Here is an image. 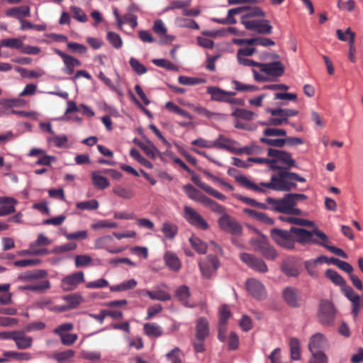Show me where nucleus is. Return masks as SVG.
Segmentation results:
<instances>
[{"mask_svg":"<svg viewBox=\"0 0 363 363\" xmlns=\"http://www.w3.org/2000/svg\"><path fill=\"white\" fill-rule=\"evenodd\" d=\"M189 242L194 250L199 254H205L206 252L207 245L200 240L199 238L192 236L189 238Z\"/></svg>","mask_w":363,"mask_h":363,"instance_id":"obj_46","label":"nucleus"},{"mask_svg":"<svg viewBox=\"0 0 363 363\" xmlns=\"http://www.w3.org/2000/svg\"><path fill=\"white\" fill-rule=\"evenodd\" d=\"M62 61L65 65L63 72L68 75L74 74V68L82 65L81 62L78 59L69 55L65 56Z\"/></svg>","mask_w":363,"mask_h":363,"instance_id":"obj_27","label":"nucleus"},{"mask_svg":"<svg viewBox=\"0 0 363 363\" xmlns=\"http://www.w3.org/2000/svg\"><path fill=\"white\" fill-rule=\"evenodd\" d=\"M307 199L308 196L303 194L291 193L286 194L281 199L267 197L266 201L271 205L269 208L272 211L289 215L300 216L302 214V211L295 206L298 201Z\"/></svg>","mask_w":363,"mask_h":363,"instance_id":"obj_1","label":"nucleus"},{"mask_svg":"<svg viewBox=\"0 0 363 363\" xmlns=\"http://www.w3.org/2000/svg\"><path fill=\"white\" fill-rule=\"evenodd\" d=\"M113 192L118 196L124 199H130L134 195V191L131 187L125 186L121 184L116 185L113 189Z\"/></svg>","mask_w":363,"mask_h":363,"instance_id":"obj_33","label":"nucleus"},{"mask_svg":"<svg viewBox=\"0 0 363 363\" xmlns=\"http://www.w3.org/2000/svg\"><path fill=\"white\" fill-rule=\"evenodd\" d=\"M219 228L230 234L239 235L242 233V227L236 220L228 213L223 215L218 220Z\"/></svg>","mask_w":363,"mask_h":363,"instance_id":"obj_9","label":"nucleus"},{"mask_svg":"<svg viewBox=\"0 0 363 363\" xmlns=\"http://www.w3.org/2000/svg\"><path fill=\"white\" fill-rule=\"evenodd\" d=\"M164 260L172 271L178 272L181 269V262L175 254L167 252L164 256Z\"/></svg>","mask_w":363,"mask_h":363,"instance_id":"obj_30","label":"nucleus"},{"mask_svg":"<svg viewBox=\"0 0 363 363\" xmlns=\"http://www.w3.org/2000/svg\"><path fill=\"white\" fill-rule=\"evenodd\" d=\"M23 42L22 38H5L0 41V48L21 49Z\"/></svg>","mask_w":363,"mask_h":363,"instance_id":"obj_44","label":"nucleus"},{"mask_svg":"<svg viewBox=\"0 0 363 363\" xmlns=\"http://www.w3.org/2000/svg\"><path fill=\"white\" fill-rule=\"evenodd\" d=\"M291 231L296 237V242L301 245H318L325 247L326 243H328L329 238L328 235L318 229L308 230L303 228L291 227Z\"/></svg>","mask_w":363,"mask_h":363,"instance_id":"obj_3","label":"nucleus"},{"mask_svg":"<svg viewBox=\"0 0 363 363\" xmlns=\"http://www.w3.org/2000/svg\"><path fill=\"white\" fill-rule=\"evenodd\" d=\"M16 201L11 197L0 196V216H4L15 211Z\"/></svg>","mask_w":363,"mask_h":363,"instance_id":"obj_24","label":"nucleus"},{"mask_svg":"<svg viewBox=\"0 0 363 363\" xmlns=\"http://www.w3.org/2000/svg\"><path fill=\"white\" fill-rule=\"evenodd\" d=\"M143 332L149 337L157 338L163 335V330L157 323H146L143 325Z\"/></svg>","mask_w":363,"mask_h":363,"instance_id":"obj_26","label":"nucleus"},{"mask_svg":"<svg viewBox=\"0 0 363 363\" xmlns=\"http://www.w3.org/2000/svg\"><path fill=\"white\" fill-rule=\"evenodd\" d=\"M325 276L335 284L341 286H345V279L337 272L330 269H327L325 272Z\"/></svg>","mask_w":363,"mask_h":363,"instance_id":"obj_50","label":"nucleus"},{"mask_svg":"<svg viewBox=\"0 0 363 363\" xmlns=\"http://www.w3.org/2000/svg\"><path fill=\"white\" fill-rule=\"evenodd\" d=\"M260 71L263 74H259L255 69H252L254 78L257 82H266L268 77H279L284 73V66L280 61L269 63H261Z\"/></svg>","mask_w":363,"mask_h":363,"instance_id":"obj_5","label":"nucleus"},{"mask_svg":"<svg viewBox=\"0 0 363 363\" xmlns=\"http://www.w3.org/2000/svg\"><path fill=\"white\" fill-rule=\"evenodd\" d=\"M0 105L5 108L24 107L26 105V101L21 98L2 99L0 100Z\"/></svg>","mask_w":363,"mask_h":363,"instance_id":"obj_43","label":"nucleus"},{"mask_svg":"<svg viewBox=\"0 0 363 363\" xmlns=\"http://www.w3.org/2000/svg\"><path fill=\"white\" fill-rule=\"evenodd\" d=\"M184 218L191 225L206 230L209 225L205 219L193 208L186 206L184 207Z\"/></svg>","mask_w":363,"mask_h":363,"instance_id":"obj_10","label":"nucleus"},{"mask_svg":"<svg viewBox=\"0 0 363 363\" xmlns=\"http://www.w3.org/2000/svg\"><path fill=\"white\" fill-rule=\"evenodd\" d=\"M191 180L199 188L203 189L204 191H206L207 194H210L211 196L215 197L216 199L220 200V201H225L226 199V196L225 195L220 193L217 190L214 189L211 186L201 182L200 180L199 176H196V175L193 176L191 177Z\"/></svg>","mask_w":363,"mask_h":363,"instance_id":"obj_19","label":"nucleus"},{"mask_svg":"<svg viewBox=\"0 0 363 363\" xmlns=\"http://www.w3.org/2000/svg\"><path fill=\"white\" fill-rule=\"evenodd\" d=\"M138 282L134 279H130L129 280L125 281L119 284L114 285L110 287V290L111 291H128L130 289H133L135 288Z\"/></svg>","mask_w":363,"mask_h":363,"instance_id":"obj_42","label":"nucleus"},{"mask_svg":"<svg viewBox=\"0 0 363 363\" xmlns=\"http://www.w3.org/2000/svg\"><path fill=\"white\" fill-rule=\"evenodd\" d=\"M45 245V237L41 234L39 235L38 240L30 245L28 250H23L18 252L21 256L27 255H38L44 252V249H35V246L44 247Z\"/></svg>","mask_w":363,"mask_h":363,"instance_id":"obj_28","label":"nucleus"},{"mask_svg":"<svg viewBox=\"0 0 363 363\" xmlns=\"http://www.w3.org/2000/svg\"><path fill=\"white\" fill-rule=\"evenodd\" d=\"M6 14L9 16L15 17L21 21L23 20L24 17L30 15V8L28 6L13 7L7 10Z\"/></svg>","mask_w":363,"mask_h":363,"instance_id":"obj_31","label":"nucleus"},{"mask_svg":"<svg viewBox=\"0 0 363 363\" xmlns=\"http://www.w3.org/2000/svg\"><path fill=\"white\" fill-rule=\"evenodd\" d=\"M29 157H38V160L35 162V164H45V155L44 150L40 148H33L30 150L28 154Z\"/></svg>","mask_w":363,"mask_h":363,"instance_id":"obj_61","label":"nucleus"},{"mask_svg":"<svg viewBox=\"0 0 363 363\" xmlns=\"http://www.w3.org/2000/svg\"><path fill=\"white\" fill-rule=\"evenodd\" d=\"M4 355L6 357L15 358L18 360L27 361L31 359V355L27 352H17L13 351L5 352Z\"/></svg>","mask_w":363,"mask_h":363,"instance_id":"obj_63","label":"nucleus"},{"mask_svg":"<svg viewBox=\"0 0 363 363\" xmlns=\"http://www.w3.org/2000/svg\"><path fill=\"white\" fill-rule=\"evenodd\" d=\"M174 297L186 308H194L195 306L194 303H191L189 301L191 291L190 288L186 285L178 286L174 291Z\"/></svg>","mask_w":363,"mask_h":363,"instance_id":"obj_16","label":"nucleus"},{"mask_svg":"<svg viewBox=\"0 0 363 363\" xmlns=\"http://www.w3.org/2000/svg\"><path fill=\"white\" fill-rule=\"evenodd\" d=\"M281 269L288 277H296L299 274V271L297 267L289 262L284 263Z\"/></svg>","mask_w":363,"mask_h":363,"instance_id":"obj_60","label":"nucleus"},{"mask_svg":"<svg viewBox=\"0 0 363 363\" xmlns=\"http://www.w3.org/2000/svg\"><path fill=\"white\" fill-rule=\"evenodd\" d=\"M207 93L211 94V99L216 101L223 102L227 94H236L235 92L227 91L216 86H208Z\"/></svg>","mask_w":363,"mask_h":363,"instance_id":"obj_32","label":"nucleus"},{"mask_svg":"<svg viewBox=\"0 0 363 363\" xmlns=\"http://www.w3.org/2000/svg\"><path fill=\"white\" fill-rule=\"evenodd\" d=\"M308 363H328V359L324 352H311Z\"/></svg>","mask_w":363,"mask_h":363,"instance_id":"obj_64","label":"nucleus"},{"mask_svg":"<svg viewBox=\"0 0 363 363\" xmlns=\"http://www.w3.org/2000/svg\"><path fill=\"white\" fill-rule=\"evenodd\" d=\"M270 235L274 241L279 246L286 249H293L296 241V237L291 228L289 230L274 228L270 231Z\"/></svg>","mask_w":363,"mask_h":363,"instance_id":"obj_6","label":"nucleus"},{"mask_svg":"<svg viewBox=\"0 0 363 363\" xmlns=\"http://www.w3.org/2000/svg\"><path fill=\"white\" fill-rule=\"evenodd\" d=\"M161 230L167 239L172 240L178 233V226L169 221H165Z\"/></svg>","mask_w":363,"mask_h":363,"instance_id":"obj_34","label":"nucleus"},{"mask_svg":"<svg viewBox=\"0 0 363 363\" xmlns=\"http://www.w3.org/2000/svg\"><path fill=\"white\" fill-rule=\"evenodd\" d=\"M236 181L246 187L247 189L257 191V192H262L265 193L266 190L264 189L261 188L257 184L252 182L250 180H249L245 176H238L235 178Z\"/></svg>","mask_w":363,"mask_h":363,"instance_id":"obj_39","label":"nucleus"},{"mask_svg":"<svg viewBox=\"0 0 363 363\" xmlns=\"http://www.w3.org/2000/svg\"><path fill=\"white\" fill-rule=\"evenodd\" d=\"M50 143H52L57 147H63L68 141L65 135H54L47 139Z\"/></svg>","mask_w":363,"mask_h":363,"instance_id":"obj_58","label":"nucleus"},{"mask_svg":"<svg viewBox=\"0 0 363 363\" xmlns=\"http://www.w3.org/2000/svg\"><path fill=\"white\" fill-rule=\"evenodd\" d=\"M201 275L206 279H210L220 267V262L215 255H207L199 262Z\"/></svg>","mask_w":363,"mask_h":363,"instance_id":"obj_7","label":"nucleus"},{"mask_svg":"<svg viewBox=\"0 0 363 363\" xmlns=\"http://www.w3.org/2000/svg\"><path fill=\"white\" fill-rule=\"evenodd\" d=\"M99 206V202L95 199L78 202L76 204V207L80 210H96Z\"/></svg>","mask_w":363,"mask_h":363,"instance_id":"obj_57","label":"nucleus"},{"mask_svg":"<svg viewBox=\"0 0 363 363\" xmlns=\"http://www.w3.org/2000/svg\"><path fill=\"white\" fill-rule=\"evenodd\" d=\"M138 145L146 154V155L150 157L151 159H156L157 156L160 153L157 148L150 141H147L146 143H140Z\"/></svg>","mask_w":363,"mask_h":363,"instance_id":"obj_37","label":"nucleus"},{"mask_svg":"<svg viewBox=\"0 0 363 363\" xmlns=\"http://www.w3.org/2000/svg\"><path fill=\"white\" fill-rule=\"evenodd\" d=\"M107 40L116 49L122 47L123 41L121 36L116 33L109 31L107 33Z\"/></svg>","mask_w":363,"mask_h":363,"instance_id":"obj_59","label":"nucleus"},{"mask_svg":"<svg viewBox=\"0 0 363 363\" xmlns=\"http://www.w3.org/2000/svg\"><path fill=\"white\" fill-rule=\"evenodd\" d=\"M145 293L152 300H157L160 301H169L172 298V296L162 290L150 291L145 290Z\"/></svg>","mask_w":363,"mask_h":363,"instance_id":"obj_38","label":"nucleus"},{"mask_svg":"<svg viewBox=\"0 0 363 363\" xmlns=\"http://www.w3.org/2000/svg\"><path fill=\"white\" fill-rule=\"evenodd\" d=\"M15 70L18 72L22 77L27 79H35L38 78L43 75L44 72L43 70L35 71V70H28L27 69L16 67Z\"/></svg>","mask_w":363,"mask_h":363,"instance_id":"obj_45","label":"nucleus"},{"mask_svg":"<svg viewBox=\"0 0 363 363\" xmlns=\"http://www.w3.org/2000/svg\"><path fill=\"white\" fill-rule=\"evenodd\" d=\"M84 281V273L77 272L65 277L62 281V287L65 291L74 290L79 284Z\"/></svg>","mask_w":363,"mask_h":363,"instance_id":"obj_15","label":"nucleus"},{"mask_svg":"<svg viewBox=\"0 0 363 363\" xmlns=\"http://www.w3.org/2000/svg\"><path fill=\"white\" fill-rule=\"evenodd\" d=\"M65 237L69 240H83L87 238L88 232L86 230H80L74 233H68L65 232L63 233Z\"/></svg>","mask_w":363,"mask_h":363,"instance_id":"obj_62","label":"nucleus"},{"mask_svg":"<svg viewBox=\"0 0 363 363\" xmlns=\"http://www.w3.org/2000/svg\"><path fill=\"white\" fill-rule=\"evenodd\" d=\"M267 111L271 114V116L279 115V116H284L288 122V118L291 116H295L298 114V111L294 109L290 108H267Z\"/></svg>","mask_w":363,"mask_h":363,"instance_id":"obj_36","label":"nucleus"},{"mask_svg":"<svg viewBox=\"0 0 363 363\" xmlns=\"http://www.w3.org/2000/svg\"><path fill=\"white\" fill-rule=\"evenodd\" d=\"M75 352L72 350H67L62 352H55L51 355V357L56 359L58 362L65 361L73 357Z\"/></svg>","mask_w":363,"mask_h":363,"instance_id":"obj_56","label":"nucleus"},{"mask_svg":"<svg viewBox=\"0 0 363 363\" xmlns=\"http://www.w3.org/2000/svg\"><path fill=\"white\" fill-rule=\"evenodd\" d=\"M346 33H348L350 35V38L348 40L349 44H350L348 57L352 62H356V57H355L356 48L354 46L355 34H354V33L352 32V30L350 28H347Z\"/></svg>","mask_w":363,"mask_h":363,"instance_id":"obj_49","label":"nucleus"},{"mask_svg":"<svg viewBox=\"0 0 363 363\" xmlns=\"http://www.w3.org/2000/svg\"><path fill=\"white\" fill-rule=\"evenodd\" d=\"M263 152V148L256 144H251L243 147H238L235 155H259Z\"/></svg>","mask_w":363,"mask_h":363,"instance_id":"obj_40","label":"nucleus"},{"mask_svg":"<svg viewBox=\"0 0 363 363\" xmlns=\"http://www.w3.org/2000/svg\"><path fill=\"white\" fill-rule=\"evenodd\" d=\"M296 182H305L306 179L296 173L284 170L273 174L269 182H261L259 186L276 191H289L296 187Z\"/></svg>","mask_w":363,"mask_h":363,"instance_id":"obj_2","label":"nucleus"},{"mask_svg":"<svg viewBox=\"0 0 363 363\" xmlns=\"http://www.w3.org/2000/svg\"><path fill=\"white\" fill-rule=\"evenodd\" d=\"M267 155L271 157L270 169L279 172H289L291 167H296V161L290 152L273 148L267 150Z\"/></svg>","mask_w":363,"mask_h":363,"instance_id":"obj_4","label":"nucleus"},{"mask_svg":"<svg viewBox=\"0 0 363 363\" xmlns=\"http://www.w3.org/2000/svg\"><path fill=\"white\" fill-rule=\"evenodd\" d=\"M82 296L78 294L67 295L64 297L67 304L64 306H57L55 307V311L62 312L69 309L77 308L82 301Z\"/></svg>","mask_w":363,"mask_h":363,"instance_id":"obj_21","label":"nucleus"},{"mask_svg":"<svg viewBox=\"0 0 363 363\" xmlns=\"http://www.w3.org/2000/svg\"><path fill=\"white\" fill-rule=\"evenodd\" d=\"M282 297L290 307L298 308L301 305V296L296 288L292 286L284 288L282 291Z\"/></svg>","mask_w":363,"mask_h":363,"instance_id":"obj_13","label":"nucleus"},{"mask_svg":"<svg viewBox=\"0 0 363 363\" xmlns=\"http://www.w3.org/2000/svg\"><path fill=\"white\" fill-rule=\"evenodd\" d=\"M251 244L255 251L259 252L267 259L273 260L277 256L274 248L271 246L264 238L253 240Z\"/></svg>","mask_w":363,"mask_h":363,"instance_id":"obj_12","label":"nucleus"},{"mask_svg":"<svg viewBox=\"0 0 363 363\" xmlns=\"http://www.w3.org/2000/svg\"><path fill=\"white\" fill-rule=\"evenodd\" d=\"M209 335V325L205 318H200L196 325V338L205 340Z\"/></svg>","mask_w":363,"mask_h":363,"instance_id":"obj_25","label":"nucleus"},{"mask_svg":"<svg viewBox=\"0 0 363 363\" xmlns=\"http://www.w3.org/2000/svg\"><path fill=\"white\" fill-rule=\"evenodd\" d=\"M326 339L321 333H316L313 335L308 343V349L311 352H323L320 350L323 349L326 344Z\"/></svg>","mask_w":363,"mask_h":363,"instance_id":"obj_22","label":"nucleus"},{"mask_svg":"<svg viewBox=\"0 0 363 363\" xmlns=\"http://www.w3.org/2000/svg\"><path fill=\"white\" fill-rule=\"evenodd\" d=\"M247 291L255 298L262 299L265 297L266 292L263 284L254 279L247 281Z\"/></svg>","mask_w":363,"mask_h":363,"instance_id":"obj_18","label":"nucleus"},{"mask_svg":"<svg viewBox=\"0 0 363 363\" xmlns=\"http://www.w3.org/2000/svg\"><path fill=\"white\" fill-rule=\"evenodd\" d=\"M245 7H246V9L244 10V11H246L247 13L242 16V20L243 18L253 19L252 18L256 17V16H259V17L265 16V13L259 7H257V6H254V7L245 6Z\"/></svg>","mask_w":363,"mask_h":363,"instance_id":"obj_48","label":"nucleus"},{"mask_svg":"<svg viewBox=\"0 0 363 363\" xmlns=\"http://www.w3.org/2000/svg\"><path fill=\"white\" fill-rule=\"evenodd\" d=\"M278 218L281 221L301 226L313 227L315 225L314 222L303 218H295L288 216H279Z\"/></svg>","mask_w":363,"mask_h":363,"instance_id":"obj_35","label":"nucleus"},{"mask_svg":"<svg viewBox=\"0 0 363 363\" xmlns=\"http://www.w3.org/2000/svg\"><path fill=\"white\" fill-rule=\"evenodd\" d=\"M231 116L236 118L250 121L253 119L255 113L247 109L236 108L231 113Z\"/></svg>","mask_w":363,"mask_h":363,"instance_id":"obj_47","label":"nucleus"},{"mask_svg":"<svg viewBox=\"0 0 363 363\" xmlns=\"http://www.w3.org/2000/svg\"><path fill=\"white\" fill-rule=\"evenodd\" d=\"M240 259L255 271L264 273L268 270L265 262L262 259L256 257L253 255L249 253H242L240 255Z\"/></svg>","mask_w":363,"mask_h":363,"instance_id":"obj_14","label":"nucleus"},{"mask_svg":"<svg viewBox=\"0 0 363 363\" xmlns=\"http://www.w3.org/2000/svg\"><path fill=\"white\" fill-rule=\"evenodd\" d=\"M72 17L79 22L85 23L88 21V17L84 11L77 6H72L69 8Z\"/></svg>","mask_w":363,"mask_h":363,"instance_id":"obj_53","label":"nucleus"},{"mask_svg":"<svg viewBox=\"0 0 363 363\" xmlns=\"http://www.w3.org/2000/svg\"><path fill=\"white\" fill-rule=\"evenodd\" d=\"M213 147L218 149H223L230 152L231 153L236 154L238 143L235 140H231L225 137L223 135H219L218 138L213 141Z\"/></svg>","mask_w":363,"mask_h":363,"instance_id":"obj_17","label":"nucleus"},{"mask_svg":"<svg viewBox=\"0 0 363 363\" xmlns=\"http://www.w3.org/2000/svg\"><path fill=\"white\" fill-rule=\"evenodd\" d=\"M318 318L320 323L325 325H332L335 321V309L328 301H321L319 306Z\"/></svg>","mask_w":363,"mask_h":363,"instance_id":"obj_11","label":"nucleus"},{"mask_svg":"<svg viewBox=\"0 0 363 363\" xmlns=\"http://www.w3.org/2000/svg\"><path fill=\"white\" fill-rule=\"evenodd\" d=\"M242 212L245 214L247 215L251 218H252L257 221H259L260 223H264L267 225H273L274 223L273 218L269 217L264 213L258 212L255 210L248 208H243Z\"/></svg>","mask_w":363,"mask_h":363,"instance_id":"obj_23","label":"nucleus"},{"mask_svg":"<svg viewBox=\"0 0 363 363\" xmlns=\"http://www.w3.org/2000/svg\"><path fill=\"white\" fill-rule=\"evenodd\" d=\"M241 23L246 29L258 34H270L272 31V26L269 24V21L266 19L243 18L241 20Z\"/></svg>","mask_w":363,"mask_h":363,"instance_id":"obj_8","label":"nucleus"},{"mask_svg":"<svg viewBox=\"0 0 363 363\" xmlns=\"http://www.w3.org/2000/svg\"><path fill=\"white\" fill-rule=\"evenodd\" d=\"M235 198L237 199H238L239 201H241L242 202L245 203V204L250 205L253 207H256V208H258L260 209L269 208V207L266 204H264L263 203H259V202L257 201L256 200L251 199V198H248V197H246V196H242L240 194L236 195Z\"/></svg>","mask_w":363,"mask_h":363,"instance_id":"obj_51","label":"nucleus"},{"mask_svg":"<svg viewBox=\"0 0 363 363\" xmlns=\"http://www.w3.org/2000/svg\"><path fill=\"white\" fill-rule=\"evenodd\" d=\"M184 192L191 199L198 201L202 193L190 184L183 186Z\"/></svg>","mask_w":363,"mask_h":363,"instance_id":"obj_54","label":"nucleus"},{"mask_svg":"<svg viewBox=\"0 0 363 363\" xmlns=\"http://www.w3.org/2000/svg\"><path fill=\"white\" fill-rule=\"evenodd\" d=\"M129 64L133 70L138 75L144 74L147 72V69L136 58L130 57Z\"/></svg>","mask_w":363,"mask_h":363,"instance_id":"obj_55","label":"nucleus"},{"mask_svg":"<svg viewBox=\"0 0 363 363\" xmlns=\"http://www.w3.org/2000/svg\"><path fill=\"white\" fill-rule=\"evenodd\" d=\"M289 347L291 358L293 360H298L301 358L300 342L296 337H291L289 339Z\"/></svg>","mask_w":363,"mask_h":363,"instance_id":"obj_41","label":"nucleus"},{"mask_svg":"<svg viewBox=\"0 0 363 363\" xmlns=\"http://www.w3.org/2000/svg\"><path fill=\"white\" fill-rule=\"evenodd\" d=\"M178 82L181 84H184V85H186V86H194V85L205 83L206 80L203 78L191 77H186V76H179L178 78Z\"/></svg>","mask_w":363,"mask_h":363,"instance_id":"obj_52","label":"nucleus"},{"mask_svg":"<svg viewBox=\"0 0 363 363\" xmlns=\"http://www.w3.org/2000/svg\"><path fill=\"white\" fill-rule=\"evenodd\" d=\"M91 182L94 187L98 189H105L110 185L107 178L101 174V172L93 171L91 173Z\"/></svg>","mask_w":363,"mask_h":363,"instance_id":"obj_29","label":"nucleus"},{"mask_svg":"<svg viewBox=\"0 0 363 363\" xmlns=\"http://www.w3.org/2000/svg\"><path fill=\"white\" fill-rule=\"evenodd\" d=\"M26 333L24 330H16L13 341L16 347L19 350H26L32 346L33 338L27 336Z\"/></svg>","mask_w":363,"mask_h":363,"instance_id":"obj_20","label":"nucleus"}]
</instances>
